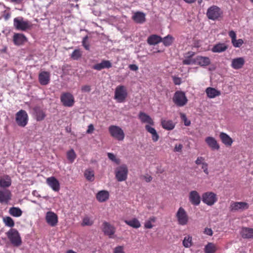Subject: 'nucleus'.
<instances>
[{"label": "nucleus", "instance_id": "obj_18", "mask_svg": "<svg viewBox=\"0 0 253 253\" xmlns=\"http://www.w3.org/2000/svg\"><path fill=\"white\" fill-rule=\"evenodd\" d=\"M103 231L106 235L109 236L110 238L113 235L115 232V228L109 223L104 221L103 223Z\"/></svg>", "mask_w": 253, "mask_h": 253}, {"label": "nucleus", "instance_id": "obj_60", "mask_svg": "<svg viewBox=\"0 0 253 253\" xmlns=\"http://www.w3.org/2000/svg\"><path fill=\"white\" fill-rule=\"evenodd\" d=\"M129 68L130 70L134 71H136L138 69V66L135 64H130L129 65Z\"/></svg>", "mask_w": 253, "mask_h": 253}, {"label": "nucleus", "instance_id": "obj_6", "mask_svg": "<svg viewBox=\"0 0 253 253\" xmlns=\"http://www.w3.org/2000/svg\"><path fill=\"white\" fill-rule=\"evenodd\" d=\"M173 101L177 106L182 107L187 103L188 100L184 92L177 91L174 94Z\"/></svg>", "mask_w": 253, "mask_h": 253}, {"label": "nucleus", "instance_id": "obj_7", "mask_svg": "<svg viewBox=\"0 0 253 253\" xmlns=\"http://www.w3.org/2000/svg\"><path fill=\"white\" fill-rule=\"evenodd\" d=\"M16 122L17 125L22 127L26 126L28 121V116L27 112L23 110H20L16 114Z\"/></svg>", "mask_w": 253, "mask_h": 253}, {"label": "nucleus", "instance_id": "obj_21", "mask_svg": "<svg viewBox=\"0 0 253 253\" xmlns=\"http://www.w3.org/2000/svg\"><path fill=\"white\" fill-rule=\"evenodd\" d=\"M47 184L54 191H58L60 189V184L59 181L54 177H50L47 178Z\"/></svg>", "mask_w": 253, "mask_h": 253}, {"label": "nucleus", "instance_id": "obj_13", "mask_svg": "<svg viewBox=\"0 0 253 253\" xmlns=\"http://www.w3.org/2000/svg\"><path fill=\"white\" fill-rule=\"evenodd\" d=\"M189 201L194 206H197L201 203V197L199 193L196 190L190 192L189 194Z\"/></svg>", "mask_w": 253, "mask_h": 253}, {"label": "nucleus", "instance_id": "obj_58", "mask_svg": "<svg viewBox=\"0 0 253 253\" xmlns=\"http://www.w3.org/2000/svg\"><path fill=\"white\" fill-rule=\"evenodd\" d=\"M183 145L181 144H176L174 148V151L175 152H181Z\"/></svg>", "mask_w": 253, "mask_h": 253}, {"label": "nucleus", "instance_id": "obj_50", "mask_svg": "<svg viewBox=\"0 0 253 253\" xmlns=\"http://www.w3.org/2000/svg\"><path fill=\"white\" fill-rule=\"evenodd\" d=\"M107 156L109 159L112 161L113 162L116 163L117 164H119L120 163V160L119 159H117L114 154L108 153L107 154Z\"/></svg>", "mask_w": 253, "mask_h": 253}, {"label": "nucleus", "instance_id": "obj_45", "mask_svg": "<svg viewBox=\"0 0 253 253\" xmlns=\"http://www.w3.org/2000/svg\"><path fill=\"white\" fill-rule=\"evenodd\" d=\"M84 176L85 178L90 181L94 180V172L91 169H87L84 172Z\"/></svg>", "mask_w": 253, "mask_h": 253}, {"label": "nucleus", "instance_id": "obj_11", "mask_svg": "<svg viewBox=\"0 0 253 253\" xmlns=\"http://www.w3.org/2000/svg\"><path fill=\"white\" fill-rule=\"evenodd\" d=\"M61 102L65 107H72L75 103V99L73 95L69 92L63 93L60 97Z\"/></svg>", "mask_w": 253, "mask_h": 253}, {"label": "nucleus", "instance_id": "obj_36", "mask_svg": "<svg viewBox=\"0 0 253 253\" xmlns=\"http://www.w3.org/2000/svg\"><path fill=\"white\" fill-rule=\"evenodd\" d=\"M163 127L167 130H172L174 128L175 125L171 120H163L162 121Z\"/></svg>", "mask_w": 253, "mask_h": 253}, {"label": "nucleus", "instance_id": "obj_1", "mask_svg": "<svg viewBox=\"0 0 253 253\" xmlns=\"http://www.w3.org/2000/svg\"><path fill=\"white\" fill-rule=\"evenodd\" d=\"M6 235L13 246L19 247L21 245L22 239L17 229L11 228L6 233Z\"/></svg>", "mask_w": 253, "mask_h": 253}, {"label": "nucleus", "instance_id": "obj_29", "mask_svg": "<svg viewBox=\"0 0 253 253\" xmlns=\"http://www.w3.org/2000/svg\"><path fill=\"white\" fill-rule=\"evenodd\" d=\"M206 92L208 97L210 98H213L216 96H219L221 94L220 91L211 87H209L206 89Z\"/></svg>", "mask_w": 253, "mask_h": 253}, {"label": "nucleus", "instance_id": "obj_56", "mask_svg": "<svg viewBox=\"0 0 253 253\" xmlns=\"http://www.w3.org/2000/svg\"><path fill=\"white\" fill-rule=\"evenodd\" d=\"M202 169L206 174H209L208 164L207 163L203 164V165H202Z\"/></svg>", "mask_w": 253, "mask_h": 253}, {"label": "nucleus", "instance_id": "obj_46", "mask_svg": "<svg viewBox=\"0 0 253 253\" xmlns=\"http://www.w3.org/2000/svg\"><path fill=\"white\" fill-rule=\"evenodd\" d=\"M93 221L91 220L88 216H85L83 219L82 225L91 226L93 224Z\"/></svg>", "mask_w": 253, "mask_h": 253}, {"label": "nucleus", "instance_id": "obj_26", "mask_svg": "<svg viewBox=\"0 0 253 253\" xmlns=\"http://www.w3.org/2000/svg\"><path fill=\"white\" fill-rule=\"evenodd\" d=\"M11 199V193L8 190H0V203H7Z\"/></svg>", "mask_w": 253, "mask_h": 253}, {"label": "nucleus", "instance_id": "obj_39", "mask_svg": "<svg viewBox=\"0 0 253 253\" xmlns=\"http://www.w3.org/2000/svg\"><path fill=\"white\" fill-rule=\"evenodd\" d=\"M182 244L185 248H190L192 245V237L190 235L185 236L183 240Z\"/></svg>", "mask_w": 253, "mask_h": 253}, {"label": "nucleus", "instance_id": "obj_23", "mask_svg": "<svg viewBox=\"0 0 253 253\" xmlns=\"http://www.w3.org/2000/svg\"><path fill=\"white\" fill-rule=\"evenodd\" d=\"M219 138L221 142L227 147H230L232 145L233 139L225 132H222L219 134Z\"/></svg>", "mask_w": 253, "mask_h": 253}, {"label": "nucleus", "instance_id": "obj_15", "mask_svg": "<svg viewBox=\"0 0 253 253\" xmlns=\"http://www.w3.org/2000/svg\"><path fill=\"white\" fill-rule=\"evenodd\" d=\"M45 219L46 222L52 227L56 225L58 222V216L52 211H48L46 212Z\"/></svg>", "mask_w": 253, "mask_h": 253}, {"label": "nucleus", "instance_id": "obj_51", "mask_svg": "<svg viewBox=\"0 0 253 253\" xmlns=\"http://www.w3.org/2000/svg\"><path fill=\"white\" fill-rule=\"evenodd\" d=\"M180 117L182 121H184V125L186 126H189L191 124V122L187 119L186 115L184 114H181Z\"/></svg>", "mask_w": 253, "mask_h": 253}, {"label": "nucleus", "instance_id": "obj_24", "mask_svg": "<svg viewBox=\"0 0 253 253\" xmlns=\"http://www.w3.org/2000/svg\"><path fill=\"white\" fill-rule=\"evenodd\" d=\"M109 198V193L106 190L99 191L96 195L97 200L101 203L104 202L108 200Z\"/></svg>", "mask_w": 253, "mask_h": 253}, {"label": "nucleus", "instance_id": "obj_20", "mask_svg": "<svg viewBox=\"0 0 253 253\" xmlns=\"http://www.w3.org/2000/svg\"><path fill=\"white\" fill-rule=\"evenodd\" d=\"M112 63L109 60H102L100 63L94 65L92 68L97 71H100L103 69H109L112 67Z\"/></svg>", "mask_w": 253, "mask_h": 253}, {"label": "nucleus", "instance_id": "obj_41", "mask_svg": "<svg viewBox=\"0 0 253 253\" xmlns=\"http://www.w3.org/2000/svg\"><path fill=\"white\" fill-rule=\"evenodd\" d=\"M173 40V38L171 35H168V36L162 39V42H163V44L165 46H168L170 45L172 43Z\"/></svg>", "mask_w": 253, "mask_h": 253}, {"label": "nucleus", "instance_id": "obj_25", "mask_svg": "<svg viewBox=\"0 0 253 253\" xmlns=\"http://www.w3.org/2000/svg\"><path fill=\"white\" fill-rule=\"evenodd\" d=\"M211 64V60L208 57L198 56L196 57V64L201 66H207Z\"/></svg>", "mask_w": 253, "mask_h": 253}, {"label": "nucleus", "instance_id": "obj_44", "mask_svg": "<svg viewBox=\"0 0 253 253\" xmlns=\"http://www.w3.org/2000/svg\"><path fill=\"white\" fill-rule=\"evenodd\" d=\"M3 221L5 226L12 227L14 226V222L12 218L9 216H6L3 218Z\"/></svg>", "mask_w": 253, "mask_h": 253}, {"label": "nucleus", "instance_id": "obj_5", "mask_svg": "<svg viewBox=\"0 0 253 253\" xmlns=\"http://www.w3.org/2000/svg\"><path fill=\"white\" fill-rule=\"evenodd\" d=\"M175 217L178 224L180 225H186L188 222V215L186 211L182 207H180L178 209L175 214Z\"/></svg>", "mask_w": 253, "mask_h": 253}, {"label": "nucleus", "instance_id": "obj_57", "mask_svg": "<svg viewBox=\"0 0 253 253\" xmlns=\"http://www.w3.org/2000/svg\"><path fill=\"white\" fill-rule=\"evenodd\" d=\"M229 36L231 38V42L232 41H233V40H234L235 39H236V33L232 30V31H230L229 32Z\"/></svg>", "mask_w": 253, "mask_h": 253}, {"label": "nucleus", "instance_id": "obj_28", "mask_svg": "<svg viewBox=\"0 0 253 253\" xmlns=\"http://www.w3.org/2000/svg\"><path fill=\"white\" fill-rule=\"evenodd\" d=\"M138 118L143 123H148L151 125H154V122L151 118L144 112H140L138 115Z\"/></svg>", "mask_w": 253, "mask_h": 253}, {"label": "nucleus", "instance_id": "obj_33", "mask_svg": "<svg viewBox=\"0 0 253 253\" xmlns=\"http://www.w3.org/2000/svg\"><path fill=\"white\" fill-rule=\"evenodd\" d=\"M241 233L244 238H253V229L252 228H243Z\"/></svg>", "mask_w": 253, "mask_h": 253}, {"label": "nucleus", "instance_id": "obj_8", "mask_svg": "<svg viewBox=\"0 0 253 253\" xmlns=\"http://www.w3.org/2000/svg\"><path fill=\"white\" fill-rule=\"evenodd\" d=\"M127 95V93L124 86L120 85L116 87L115 91V98L118 102H124Z\"/></svg>", "mask_w": 253, "mask_h": 253}, {"label": "nucleus", "instance_id": "obj_52", "mask_svg": "<svg viewBox=\"0 0 253 253\" xmlns=\"http://www.w3.org/2000/svg\"><path fill=\"white\" fill-rule=\"evenodd\" d=\"M205 158L203 157H198L196 160L195 161V164L197 165H203V163H206L204 162Z\"/></svg>", "mask_w": 253, "mask_h": 253}, {"label": "nucleus", "instance_id": "obj_30", "mask_svg": "<svg viewBox=\"0 0 253 253\" xmlns=\"http://www.w3.org/2000/svg\"><path fill=\"white\" fill-rule=\"evenodd\" d=\"M162 41V38L157 35H152L147 39V42L150 45H155Z\"/></svg>", "mask_w": 253, "mask_h": 253}, {"label": "nucleus", "instance_id": "obj_43", "mask_svg": "<svg viewBox=\"0 0 253 253\" xmlns=\"http://www.w3.org/2000/svg\"><path fill=\"white\" fill-rule=\"evenodd\" d=\"M11 184V179L8 176H7L5 179H0V187H8L10 186Z\"/></svg>", "mask_w": 253, "mask_h": 253}, {"label": "nucleus", "instance_id": "obj_4", "mask_svg": "<svg viewBox=\"0 0 253 253\" xmlns=\"http://www.w3.org/2000/svg\"><path fill=\"white\" fill-rule=\"evenodd\" d=\"M108 131L112 137L119 141H122L125 138L123 130L119 126L111 125L108 127Z\"/></svg>", "mask_w": 253, "mask_h": 253}, {"label": "nucleus", "instance_id": "obj_9", "mask_svg": "<svg viewBox=\"0 0 253 253\" xmlns=\"http://www.w3.org/2000/svg\"><path fill=\"white\" fill-rule=\"evenodd\" d=\"M249 204L244 202H232L230 206V211L232 212H241L248 209Z\"/></svg>", "mask_w": 253, "mask_h": 253}, {"label": "nucleus", "instance_id": "obj_63", "mask_svg": "<svg viewBox=\"0 0 253 253\" xmlns=\"http://www.w3.org/2000/svg\"><path fill=\"white\" fill-rule=\"evenodd\" d=\"M10 17V13L9 12L5 13L3 15V17L5 20H7Z\"/></svg>", "mask_w": 253, "mask_h": 253}, {"label": "nucleus", "instance_id": "obj_40", "mask_svg": "<svg viewBox=\"0 0 253 253\" xmlns=\"http://www.w3.org/2000/svg\"><path fill=\"white\" fill-rule=\"evenodd\" d=\"M156 220V217L155 216L150 217L144 223V227L146 229H151L153 227L152 223H154Z\"/></svg>", "mask_w": 253, "mask_h": 253}, {"label": "nucleus", "instance_id": "obj_14", "mask_svg": "<svg viewBox=\"0 0 253 253\" xmlns=\"http://www.w3.org/2000/svg\"><path fill=\"white\" fill-rule=\"evenodd\" d=\"M32 115L37 121L43 120L46 116L45 111L39 106L33 108Z\"/></svg>", "mask_w": 253, "mask_h": 253}, {"label": "nucleus", "instance_id": "obj_16", "mask_svg": "<svg viewBox=\"0 0 253 253\" xmlns=\"http://www.w3.org/2000/svg\"><path fill=\"white\" fill-rule=\"evenodd\" d=\"M13 41L15 45L19 46L26 42L27 39L23 34L15 33L13 37Z\"/></svg>", "mask_w": 253, "mask_h": 253}, {"label": "nucleus", "instance_id": "obj_2", "mask_svg": "<svg viewBox=\"0 0 253 253\" xmlns=\"http://www.w3.org/2000/svg\"><path fill=\"white\" fill-rule=\"evenodd\" d=\"M13 25L16 29L22 31H25L31 27L30 22L25 20L22 17L15 18L13 20Z\"/></svg>", "mask_w": 253, "mask_h": 253}, {"label": "nucleus", "instance_id": "obj_47", "mask_svg": "<svg viewBox=\"0 0 253 253\" xmlns=\"http://www.w3.org/2000/svg\"><path fill=\"white\" fill-rule=\"evenodd\" d=\"M185 59L182 61L183 65H193L196 64V57L194 58H189L185 56Z\"/></svg>", "mask_w": 253, "mask_h": 253}, {"label": "nucleus", "instance_id": "obj_62", "mask_svg": "<svg viewBox=\"0 0 253 253\" xmlns=\"http://www.w3.org/2000/svg\"><path fill=\"white\" fill-rule=\"evenodd\" d=\"M195 52L193 51H189L185 54V56H186L189 58H193L192 57L194 56Z\"/></svg>", "mask_w": 253, "mask_h": 253}, {"label": "nucleus", "instance_id": "obj_48", "mask_svg": "<svg viewBox=\"0 0 253 253\" xmlns=\"http://www.w3.org/2000/svg\"><path fill=\"white\" fill-rule=\"evenodd\" d=\"M232 43L235 47H240L244 43V41L242 39H239L237 40L236 39L232 41Z\"/></svg>", "mask_w": 253, "mask_h": 253}, {"label": "nucleus", "instance_id": "obj_59", "mask_svg": "<svg viewBox=\"0 0 253 253\" xmlns=\"http://www.w3.org/2000/svg\"><path fill=\"white\" fill-rule=\"evenodd\" d=\"M204 233L208 235L212 236L213 234L212 230L211 228H206L204 230Z\"/></svg>", "mask_w": 253, "mask_h": 253}, {"label": "nucleus", "instance_id": "obj_55", "mask_svg": "<svg viewBox=\"0 0 253 253\" xmlns=\"http://www.w3.org/2000/svg\"><path fill=\"white\" fill-rule=\"evenodd\" d=\"M81 90L84 92H89L91 90V87L88 85H85L82 87Z\"/></svg>", "mask_w": 253, "mask_h": 253}, {"label": "nucleus", "instance_id": "obj_35", "mask_svg": "<svg viewBox=\"0 0 253 253\" xmlns=\"http://www.w3.org/2000/svg\"><path fill=\"white\" fill-rule=\"evenodd\" d=\"M9 214L14 217H19L22 214V211L18 207H11L9 210Z\"/></svg>", "mask_w": 253, "mask_h": 253}, {"label": "nucleus", "instance_id": "obj_31", "mask_svg": "<svg viewBox=\"0 0 253 253\" xmlns=\"http://www.w3.org/2000/svg\"><path fill=\"white\" fill-rule=\"evenodd\" d=\"M133 20L137 23H143L145 21V15L141 12H137L132 16Z\"/></svg>", "mask_w": 253, "mask_h": 253}, {"label": "nucleus", "instance_id": "obj_10", "mask_svg": "<svg viewBox=\"0 0 253 253\" xmlns=\"http://www.w3.org/2000/svg\"><path fill=\"white\" fill-rule=\"evenodd\" d=\"M222 11L220 9L215 5L211 6L208 9L207 16L209 19L215 20L220 17Z\"/></svg>", "mask_w": 253, "mask_h": 253}, {"label": "nucleus", "instance_id": "obj_12", "mask_svg": "<svg viewBox=\"0 0 253 253\" xmlns=\"http://www.w3.org/2000/svg\"><path fill=\"white\" fill-rule=\"evenodd\" d=\"M203 202L208 206L213 205L217 200L216 195L212 192H207L202 195Z\"/></svg>", "mask_w": 253, "mask_h": 253}, {"label": "nucleus", "instance_id": "obj_3", "mask_svg": "<svg viewBox=\"0 0 253 253\" xmlns=\"http://www.w3.org/2000/svg\"><path fill=\"white\" fill-rule=\"evenodd\" d=\"M128 172L127 167L125 164L117 167L115 169V177L117 181L119 182L125 181L127 179Z\"/></svg>", "mask_w": 253, "mask_h": 253}, {"label": "nucleus", "instance_id": "obj_17", "mask_svg": "<svg viewBox=\"0 0 253 253\" xmlns=\"http://www.w3.org/2000/svg\"><path fill=\"white\" fill-rule=\"evenodd\" d=\"M245 63L244 57H237L232 60L231 66L235 70H238L243 67Z\"/></svg>", "mask_w": 253, "mask_h": 253}, {"label": "nucleus", "instance_id": "obj_32", "mask_svg": "<svg viewBox=\"0 0 253 253\" xmlns=\"http://www.w3.org/2000/svg\"><path fill=\"white\" fill-rule=\"evenodd\" d=\"M145 129L148 132L151 134L152 139L154 142H156L158 140L159 136L154 127H152L149 125H146Z\"/></svg>", "mask_w": 253, "mask_h": 253}, {"label": "nucleus", "instance_id": "obj_49", "mask_svg": "<svg viewBox=\"0 0 253 253\" xmlns=\"http://www.w3.org/2000/svg\"><path fill=\"white\" fill-rule=\"evenodd\" d=\"M88 39V37L87 36H85L84 37L82 42L84 48L87 50H89L90 46L89 43L87 42Z\"/></svg>", "mask_w": 253, "mask_h": 253}, {"label": "nucleus", "instance_id": "obj_22", "mask_svg": "<svg viewBox=\"0 0 253 253\" xmlns=\"http://www.w3.org/2000/svg\"><path fill=\"white\" fill-rule=\"evenodd\" d=\"M39 81L40 83L43 85L47 84L50 81V74L46 71H43L39 75Z\"/></svg>", "mask_w": 253, "mask_h": 253}, {"label": "nucleus", "instance_id": "obj_61", "mask_svg": "<svg viewBox=\"0 0 253 253\" xmlns=\"http://www.w3.org/2000/svg\"><path fill=\"white\" fill-rule=\"evenodd\" d=\"M94 130L93 126L91 124L89 125L88 126V129L86 130L87 133H91Z\"/></svg>", "mask_w": 253, "mask_h": 253}, {"label": "nucleus", "instance_id": "obj_19", "mask_svg": "<svg viewBox=\"0 0 253 253\" xmlns=\"http://www.w3.org/2000/svg\"><path fill=\"white\" fill-rule=\"evenodd\" d=\"M205 142L212 150H218L220 148L219 145L218 144L216 140L213 137L208 136L206 137Z\"/></svg>", "mask_w": 253, "mask_h": 253}, {"label": "nucleus", "instance_id": "obj_64", "mask_svg": "<svg viewBox=\"0 0 253 253\" xmlns=\"http://www.w3.org/2000/svg\"><path fill=\"white\" fill-rule=\"evenodd\" d=\"M145 181L146 182H149L152 180V177L151 176H146L145 177Z\"/></svg>", "mask_w": 253, "mask_h": 253}, {"label": "nucleus", "instance_id": "obj_53", "mask_svg": "<svg viewBox=\"0 0 253 253\" xmlns=\"http://www.w3.org/2000/svg\"><path fill=\"white\" fill-rule=\"evenodd\" d=\"M172 80L175 85H180L181 84V79L180 78L175 76H172Z\"/></svg>", "mask_w": 253, "mask_h": 253}, {"label": "nucleus", "instance_id": "obj_54", "mask_svg": "<svg viewBox=\"0 0 253 253\" xmlns=\"http://www.w3.org/2000/svg\"><path fill=\"white\" fill-rule=\"evenodd\" d=\"M114 253H125L123 246H118L114 250Z\"/></svg>", "mask_w": 253, "mask_h": 253}, {"label": "nucleus", "instance_id": "obj_34", "mask_svg": "<svg viewBox=\"0 0 253 253\" xmlns=\"http://www.w3.org/2000/svg\"><path fill=\"white\" fill-rule=\"evenodd\" d=\"M125 222L127 225L134 228H138L141 226L140 222L136 218H133L130 220H125Z\"/></svg>", "mask_w": 253, "mask_h": 253}, {"label": "nucleus", "instance_id": "obj_27", "mask_svg": "<svg viewBox=\"0 0 253 253\" xmlns=\"http://www.w3.org/2000/svg\"><path fill=\"white\" fill-rule=\"evenodd\" d=\"M228 48V45L225 43H218L215 44L211 49L214 53H221L225 51Z\"/></svg>", "mask_w": 253, "mask_h": 253}, {"label": "nucleus", "instance_id": "obj_42", "mask_svg": "<svg viewBox=\"0 0 253 253\" xmlns=\"http://www.w3.org/2000/svg\"><path fill=\"white\" fill-rule=\"evenodd\" d=\"M76 154L73 149L67 151V158L70 163H73L76 158Z\"/></svg>", "mask_w": 253, "mask_h": 253}, {"label": "nucleus", "instance_id": "obj_38", "mask_svg": "<svg viewBox=\"0 0 253 253\" xmlns=\"http://www.w3.org/2000/svg\"><path fill=\"white\" fill-rule=\"evenodd\" d=\"M216 250L215 246L212 243H208L205 247V253H214Z\"/></svg>", "mask_w": 253, "mask_h": 253}, {"label": "nucleus", "instance_id": "obj_37", "mask_svg": "<svg viewBox=\"0 0 253 253\" xmlns=\"http://www.w3.org/2000/svg\"><path fill=\"white\" fill-rule=\"evenodd\" d=\"M83 54L82 51L79 48L75 49L70 55V57L75 60H78L81 58Z\"/></svg>", "mask_w": 253, "mask_h": 253}]
</instances>
